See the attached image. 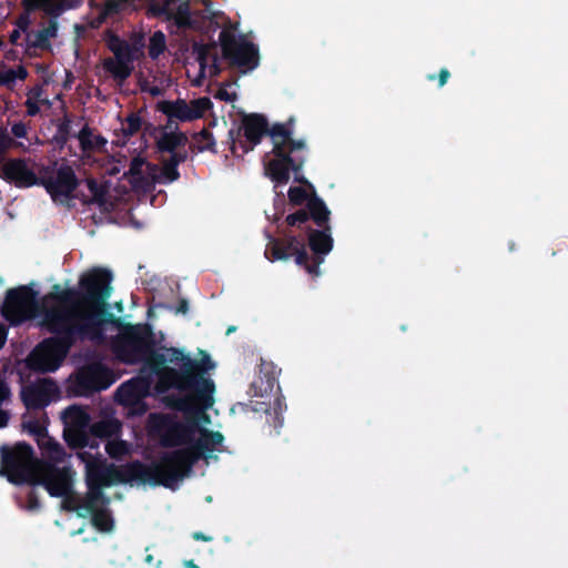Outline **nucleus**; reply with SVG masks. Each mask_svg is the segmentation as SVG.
<instances>
[{
	"label": "nucleus",
	"instance_id": "obj_1",
	"mask_svg": "<svg viewBox=\"0 0 568 568\" xmlns=\"http://www.w3.org/2000/svg\"><path fill=\"white\" fill-rule=\"evenodd\" d=\"M112 280L110 270L92 267L80 276L78 287L53 285L45 298L55 305L42 310V326L53 336L44 338L32 354L39 369L55 371L77 342L102 335Z\"/></svg>",
	"mask_w": 568,
	"mask_h": 568
},
{
	"label": "nucleus",
	"instance_id": "obj_2",
	"mask_svg": "<svg viewBox=\"0 0 568 568\" xmlns=\"http://www.w3.org/2000/svg\"><path fill=\"white\" fill-rule=\"evenodd\" d=\"M285 223L295 227L300 235L270 236L265 257L271 262L288 261L294 257L295 263L310 275L320 276V266L334 246L331 210L322 197H314L308 205L307 214L304 211H295L285 217Z\"/></svg>",
	"mask_w": 568,
	"mask_h": 568
},
{
	"label": "nucleus",
	"instance_id": "obj_3",
	"mask_svg": "<svg viewBox=\"0 0 568 568\" xmlns=\"http://www.w3.org/2000/svg\"><path fill=\"white\" fill-rule=\"evenodd\" d=\"M0 475L16 485L43 486L52 497L71 493L73 471L70 467H57L50 462H41L34 456L31 445L19 442L13 447L1 446Z\"/></svg>",
	"mask_w": 568,
	"mask_h": 568
},
{
	"label": "nucleus",
	"instance_id": "obj_4",
	"mask_svg": "<svg viewBox=\"0 0 568 568\" xmlns=\"http://www.w3.org/2000/svg\"><path fill=\"white\" fill-rule=\"evenodd\" d=\"M201 359H195L186 355L183 349L175 347L166 349V363H181L176 371L187 369L186 381L174 382L179 394L165 397V404L171 409L191 413L194 409H207L213 405L215 384L207 375L215 367V363L206 352L201 351Z\"/></svg>",
	"mask_w": 568,
	"mask_h": 568
},
{
	"label": "nucleus",
	"instance_id": "obj_5",
	"mask_svg": "<svg viewBox=\"0 0 568 568\" xmlns=\"http://www.w3.org/2000/svg\"><path fill=\"white\" fill-rule=\"evenodd\" d=\"M114 351L123 363L144 362V367L158 377L155 389L160 394L175 389L174 382L186 381L187 369L176 371L174 367L166 366V355L154 349L152 331L146 325H125Z\"/></svg>",
	"mask_w": 568,
	"mask_h": 568
},
{
	"label": "nucleus",
	"instance_id": "obj_6",
	"mask_svg": "<svg viewBox=\"0 0 568 568\" xmlns=\"http://www.w3.org/2000/svg\"><path fill=\"white\" fill-rule=\"evenodd\" d=\"M273 143L272 153L274 159L267 161L264 165L265 174L277 186L285 185L290 181V172H294V181L313 190L314 186L301 174L306 162V156L300 152L306 151L304 140H294L290 123H274L271 133Z\"/></svg>",
	"mask_w": 568,
	"mask_h": 568
},
{
	"label": "nucleus",
	"instance_id": "obj_7",
	"mask_svg": "<svg viewBox=\"0 0 568 568\" xmlns=\"http://www.w3.org/2000/svg\"><path fill=\"white\" fill-rule=\"evenodd\" d=\"M195 462L186 447L163 452L150 465L134 460L135 483L175 489L187 477Z\"/></svg>",
	"mask_w": 568,
	"mask_h": 568
},
{
	"label": "nucleus",
	"instance_id": "obj_8",
	"mask_svg": "<svg viewBox=\"0 0 568 568\" xmlns=\"http://www.w3.org/2000/svg\"><path fill=\"white\" fill-rule=\"evenodd\" d=\"M146 432L158 439L164 448L189 446L197 432L195 422H181L176 416L164 413H151L146 419Z\"/></svg>",
	"mask_w": 568,
	"mask_h": 568
},
{
	"label": "nucleus",
	"instance_id": "obj_9",
	"mask_svg": "<svg viewBox=\"0 0 568 568\" xmlns=\"http://www.w3.org/2000/svg\"><path fill=\"white\" fill-rule=\"evenodd\" d=\"M222 58L229 67L247 73L255 70L260 64L258 47L247 40L245 36H236L231 29H223L219 36Z\"/></svg>",
	"mask_w": 568,
	"mask_h": 568
},
{
	"label": "nucleus",
	"instance_id": "obj_10",
	"mask_svg": "<svg viewBox=\"0 0 568 568\" xmlns=\"http://www.w3.org/2000/svg\"><path fill=\"white\" fill-rule=\"evenodd\" d=\"M115 382L110 368L102 363H91L82 366L70 376L67 393L70 396H91L97 392L109 388Z\"/></svg>",
	"mask_w": 568,
	"mask_h": 568
},
{
	"label": "nucleus",
	"instance_id": "obj_11",
	"mask_svg": "<svg viewBox=\"0 0 568 568\" xmlns=\"http://www.w3.org/2000/svg\"><path fill=\"white\" fill-rule=\"evenodd\" d=\"M273 129L274 124L268 128L265 115L261 113L244 114L237 130L229 131L232 152L235 153L237 146L242 149L243 153L252 151L261 143L264 135L271 136Z\"/></svg>",
	"mask_w": 568,
	"mask_h": 568
},
{
	"label": "nucleus",
	"instance_id": "obj_12",
	"mask_svg": "<svg viewBox=\"0 0 568 568\" xmlns=\"http://www.w3.org/2000/svg\"><path fill=\"white\" fill-rule=\"evenodd\" d=\"M38 307L37 292L22 285L7 291L1 314L11 325H19L31 318Z\"/></svg>",
	"mask_w": 568,
	"mask_h": 568
},
{
	"label": "nucleus",
	"instance_id": "obj_13",
	"mask_svg": "<svg viewBox=\"0 0 568 568\" xmlns=\"http://www.w3.org/2000/svg\"><path fill=\"white\" fill-rule=\"evenodd\" d=\"M80 181L72 169L68 164L60 165L54 174L43 175L40 178V185L50 194L54 203L67 204L77 196V191Z\"/></svg>",
	"mask_w": 568,
	"mask_h": 568
},
{
	"label": "nucleus",
	"instance_id": "obj_14",
	"mask_svg": "<svg viewBox=\"0 0 568 568\" xmlns=\"http://www.w3.org/2000/svg\"><path fill=\"white\" fill-rule=\"evenodd\" d=\"M64 424L63 437L72 448H84L89 439L90 415L78 405L67 407L61 414Z\"/></svg>",
	"mask_w": 568,
	"mask_h": 568
},
{
	"label": "nucleus",
	"instance_id": "obj_15",
	"mask_svg": "<svg viewBox=\"0 0 568 568\" xmlns=\"http://www.w3.org/2000/svg\"><path fill=\"white\" fill-rule=\"evenodd\" d=\"M134 460L125 464L121 468L108 466L103 462H90L87 464L85 481L99 484L105 487L113 483L132 484L135 483Z\"/></svg>",
	"mask_w": 568,
	"mask_h": 568
},
{
	"label": "nucleus",
	"instance_id": "obj_16",
	"mask_svg": "<svg viewBox=\"0 0 568 568\" xmlns=\"http://www.w3.org/2000/svg\"><path fill=\"white\" fill-rule=\"evenodd\" d=\"M113 54V58H105L102 65L105 72L110 73L116 84L121 87L134 70L135 48L131 44L123 45Z\"/></svg>",
	"mask_w": 568,
	"mask_h": 568
},
{
	"label": "nucleus",
	"instance_id": "obj_17",
	"mask_svg": "<svg viewBox=\"0 0 568 568\" xmlns=\"http://www.w3.org/2000/svg\"><path fill=\"white\" fill-rule=\"evenodd\" d=\"M57 394V384L49 378H43L37 383L23 386L21 400L28 409H42L50 404Z\"/></svg>",
	"mask_w": 568,
	"mask_h": 568
},
{
	"label": "nucleus",
	"instance_id": "obj_18",
	"mask_svg": "<svg viewBox=\"0 0 568 568\" xmlns=\"http://www.w3.org/2000/svg\"><path fill=\"white\" fill-rule=\"evenodd\" d=\"M2 178L17 187L40 185V178L28 166L23 159H11L2 168Z\"/></svg>",
	"mask_w": 568,
	"mask_h": 568
},
{
	"label": "nucleus",
	"instance_id": "obj_19",
	"mask_svg": "<svg viewBox=\"0 0 568 568\" xmlns=\"http://www.w3.org/2000/svg\"><path fill=\"white\" fill-rule=\"evenodd\" d=\"M281 374V368H278L274 363L262 361L260 364V373L257 378L251 384V390L254 396L264 397L271 395L274 389L276 392H281V387L278 385V376Z\"/></svg>",
	"mask_w": 568,
	"mask_h": 568
},
{
	"label": "nucleus",
	"instance_id": "obj_20",
	"mask_svg": "<svg viewBox=\"0 0 568 568\" xmlns=\"http://www.w3.org/2000/svg\"><path fill=\"white\" fill-rule=\"evenodd\" d=\"M151 376L133 377L118 387L115 392L116 402L123 405L138 398H146L151 394Z\"/></svg>",
	"mask_w": 568,
	"mask_h": 568
},
{
	"label": "nucleus",
	"instance_id": "obj_21",
	"mask_svg": "<svg viewBox=\"0 0 568 568\" xmlns=\"http://www.w3.org/2000/svg\"><path fill=\"white\" fill-rule=\"evenodd\" d=\"M200 438L189 444L186 447L195 464L205 457L206 453H212L217 445H221L224 437L220 432L210 430L207 428H199Z\"/></svg>",
	"mask_w": 568,
	"mask_h": 568
},
{
	"label": "nucleus",
	"instance_id": "obj_22",
	"mask_svg": "<svg viewBox=\"0 0 568 568\" xmlns=\"http://www.w3.org/2000/svg\"><path fill=\"white\" fill-rule=\"evenodd\" d=\"M216 48V43L213 42L211 44H204L200 42H193L192 44V54L195 55V60L199 63L201 73H204L207 62L211 59V73L212 75H219L221 73V68L219 64L217 54H211V50Z\"/></svg>",
	"mask_w": 568,
	"mask_h": 568
},
{
	"label": "nucleus",
	"instance_id": "obj_23",
	"mask_svg": "<svg viewBox=\"0 0 568 568\" xmlns=\"http://www.w3.org/2000/svg\"><path fill=\"white\" fill-rule=\"evenodd\" d=\"M156 111L165 114L170 119H176L181 122L191 121L189 103L183 99L159 101L156 103Z\"/></svg>",
	"mask_w": 568,
	"mask_h": 568
},
{
	"label": "nucleus",
	"instance_id": "obj_24",
	"mask_svg": "<svg viewBox=\"0 0 568 568\" xmlns=\"http://www.w3.org/2000/svg\"><path fill=\"white\" fill-rule=\"evenodd\" d=\"M22 7L28 13L42 10L51 18L60 17L68 8L62 0H22Z\"/></svg>",
	"mask_w": 568,
	"mask_h": 568
},
{
	"label": "nucleus",
	"instance_id": "obj_25",
	"mask_svg": "<svg viewBox=\"0 0 568 568\" xmlns=\"http://www.w3.org/2000/svg\"><path fill=\"white\" fill-rule=\"evenodd\" d=\"M52 122L55 124L57 131H55V133L53 134V136L51 139V143L58 150H63L64 146L67 145V143L69 142V140L72 136H74L72 134V128H71L72 120H71V116L67 112H64V115H63L62 119L53 120Z\"/></svg>",
	"mask_w": 568,
	"mask_h": 568
},
{
	"label": "nucleus",
	"instance_id": "obj_26",
	"mask_svg": "<svg viewBox=\"0 0 568 568\" xmlns=\"http://www.w3.org/2000/svg\"><path fill=\"white\" fill-rule=\"evenodd\" d=\"M187 136L184 132H163L156 142L160 152L173 153L179 146H184Z\"/></svg>",
	"mask_w": 568,
	"mask_h": 568
},
{
	"label": "nucleus",
	"instance_id": "obj_27",
	"mask_svg": "<svg viewBox=\"0 0 568 568\" xmlns=\"http://www.w3.org/2000/svg\"><path fill=\"white\" fill-rule=\"evenodd\" d=\"M310 191L311 192L302 186H291L287 192L290 204L293 206H302L304 204L305 206L298 209L297 211H304L307 213L311 201L314 197H320L315 189Z\"/></svg>",
	"mask_w": 568,
	"mask_h": 568
},
{
	"label": "nucleus",
	"instance_id": "obj_28",
	"mask_svg": "<svg viewBox=\"0 0 568 568\" xmlns=\"http://www.w3.org/2000/svg\"><path fill=\"white\" fill-rule=\"evenodd\" d=\"M121 430V424L116 419H104L90 426L92 436L100 439H108L116 436Z\"/></svg>",
	"mask_w": 568,
	"mask_h": 568
},
{
	"label": "nucleus",
	"instance_id": "obj_29",
	"mask_svg": "<svg viewBox=\"0 0 568 568\" xmlns=\"http://www.w3.org/2000/svg\"><path fill=\"white\" fill-rule=\"evenodd\" d=\"M87 486H88V493L85 495V497L83 498L84 500V510L90 511L93 509V507L95 506H105L106 504H109V498L104 495L102 488L104 486L102 485H99V484H92L90 481H87Z\"/></svg>",
	"mask_w": 568,
	"mask_h": 568
},
{
	"label": "nucleus",
	"instance_id": "obj_30",
	"mask_svg": "<svg viewBox=\"0 0 568 568\" xmlns=\"http://www.w3.org/2000/svg\"><path fill=\"white\" fill-rule=\"evenodd\" d=\"M89 515L91 516L92 525L97 529L108 532L113 528V518L106 508L95 506L92 510L88 511Z\"/></svg>",
	"mask_w": 568,
	"mask_h": 568
},
{
	"label": "nucleus",
	"instance_id": "obj_31",
	"mask_svg": "<svg viewBox=\"0 0 568 568\" xmlns=\"http://www.w3.org/2000/svg\"><path fill=\"white\" fill-rule=\"evenodd\" d=\"M146 160L142 156H135L131 160L129 171L124 173L133 189H142V182L139 178H144Z\"/></svg>",
	"mask_w": 568,
	"mask_h": 568
},
{
	"label": "nucleus",
	"instance_id": "obj_32",
	"mask_svg": "<svg viewBox=\"0 0 568 568\" xmlns=\"http://www.w3.org/2000/svg\"><path fill=\"white\" fill-rule=\"evenodd\" d=\"M57 18L50 17L48 26L36 33V39L32 42V45L40 49H48L50 47V38H54L57 36Z\"/></svg>",
	"mask_w": 568,
	"mask_h": 568
},
{
	"label": "nucleus",
	"instance_id": "obj_33",
	"mask_svg": "<svg viewBox=\"0 0 568 568\" xmlns=\"http://www.w3.org/2000/svg\"><path fill=\"white\" fill-rule=\"evenodd\" d=\"M43 455L53 463H62L65 457L64 448L55 442L52 437L48 436V442L38 444Z\"/></svg>",
	"mask_w": 568,
	"mask_h": 568
},
{
	"label": "nucleus",
	"instance_id": "obj_34",
	"mask_svg": "<svg viewBox=\"0 0 568 568\" xmlns=\"http://www.w3.org/2000/svg\"><path fill=\"white\" fill-rule=\"evenodd\" d=\"M22 427L30 435L34 436L38 444L48 442V430L43 422L37 418L23 419Z\"/></svg>",
	"mask_w": 568,
	"mask_h": 568
},
{
	"label": "nucleus",
	"instance_id": "obj_35",
	"mask_svg": "<svg viewBox=\"0 0 568 568\" xmlns=\"http://www.w3.org/2000/svg\"><path fill=\"white\" fill-rule=\"evenodd\" d=\"M191 121L201 119L213 108V103L207 97H201L189 103Z\"/></svg>",
	"mask_w": 568,
	"mask_h": 568
},
{
	"label": "nucleus",
	"instance_id": "obj_36",
	"mask_svg": "<svg viewBox=\"0 0 568 568\" xmlns=\"http://www.w3.org/2000/svg\"><path fill=\"white\" fill-rule=\"evenodd\" d=\"M195 146L199 152L213 151L215 146V140L211 131L202 129L199 133L193 135Z\"/></svg>",
	"mask_w": 568,
	"mask_h": 568
},
{
	"label": "nucleus",
	"instance_id": "obj_37",
	"mask_svg": "<svg viewBox=\"0 0 568 568\" xmlns=\"http://www.w3.org/2000/svg\"><path fill=\"white\" fill-rule=\"evenodd\" d=\"M166 49L165 36L162 31L154 32L149 42V55L152 59L159 58Z\"/></svg>",
	"mask_w": 568,
	"mask_h": 568
},
{
	"label": "nucleus",
	"instance_id": "obj_38",
	"mask_svg": "<svg viewBox=\"0 0 568 568\" xmlns=\"http://www.w3.org/2000/svg\"><path fill=\"white\" fill-rule=\"evenodd\" d=\"M142 182V190L151 189L155 182L160 181V169L156 164L148 162L144 169V178H139Z\"/></svg>",
	"mask_w": 568,
	"mask_h": 568
},
{
	"label": "nucleus",
	"instance_id": "obj_39",
	"mask_svg": "<svg viewBox=\"0 0 568 568\" xmlns=\"http://www.w3.org/2000/svg\"><path fill=\"white\" fill-rule=\"evenodd\" d=\"M286 409V403L285 397L280 394L275 397L272 410V425L275 429H280L283 426L284 418H283V412Z\"/></svg>",
	"mask_w": 568,
	"mask_h": 568
},
{
	"label": "nucleus",
	"instance_id": "obj_40",
	"mask_svg": "<svg viewBox=\"0 0 568 568\" xmlns=\"http://www.w3.org/2000/svg\"><path fill=\"white\" fill-rule=\"evenodd\" d=\"M63 497H64V508L67 510L77 511L78 516L82 517V518L88 517V513H87V510H84V507H83L84 506L83 498L74 495L72 490L69 495L63 496Z\"/></svg>",
	"mask_w": 568,
	"mask_h": 568
},
{
	"label": "nucleus",
	"instance_id": "obj_41",
	"mask_svg": "<svg viewBox=\"0 0 568 568\" xmlns=\"http://www.w3.org/2000/svg\"><path fill=\"white\" fill-rule=\"evenodd\" d=\"M106 454L113 459H121L129 454V445L124 440H108L105 444Z\"/></svg>",
	"mask_w": 568,
	"mask_h": 568
},
{
	"label": "nucleus",
	"instance_id": "obj_42",
	"mask_svg": "<svg viewBox=\"0 0 568 568\" xmlns=\"http://www.w3.org/2000/svg\"><path fill=\"white\" fill-rule=\"evenodd\" d=\"M87 186L92 194L91 202L100 205L105 203L106 191L102 185H100L94 179H88Z\"/></svg>",
	"mask_w": 568,
	"mask_h": 568
},
{
	"label": "nucleus",
	"instance_id": "obj_43",
	"mask_svg": "<svg viewBox=\"0 0 568 568\" xmlns=\"http://www.w3.org/2000/svg\"><path fill=\"white\" fill-rule=\"evenodd\" d=\"M123 6L121 4V1L119 0H108L103 9L100 12L99 20L100 22L105 21L108 18H111L115 14H118L122 10Z\"/></svg>",
	"mask_w": 568,
	"mask_h": 568
},
{
	"label": "nucleus",
	"instance_id": "obj_44",
	"mask_svg": "<svg viewBox=\"0 0 568 568\" xmlns=\"http://www.w3.org/2000/svg\"><path fill=\"white\" fill-rule=\"evenodd\" d=\"M80 142V146L82 151H93L92 140H93V132L92 129L89 125H84L80 132L75 135Z\"/></svg>",
	"mask_w": 568,
	"mask_h": 568
},
{
	"label": "nucleus",
	"instance_id": "obj_45",
	"mask_svg": "<svg viewBox=\"0 0 568 568\" xmlns=\"http://www.w3.org/2000/svg\"><path fill=\"white\" fill-rule=\"evenodd\" d=\"M141 126L142 119L138 114L132 113L126 118L123 132L125 135L131 136L139 132Z\"/></svg>",
	"mask_w": 568,
	"mask_h": 568
},
{
	"label": "nucleus",
	"instance_id": "obj_46",
	"mask_svg": "<svg viewBox=\"0 0 568 568\" xmlns=\"http://www.w3.org/2000/svg\"><path fill=\"white\" fill-rule=\"evenodd\" d=\"M180 178V172L178 168L165 162L160 170V179H162V183H171L176 181Z\"/></svg>",
	"mask_w": 568,
	"mask_h": 568
},
{
	"label": "nucleus",
	"instance_id": "obj_47",
	"mask_svg": "<svg viewBox=\"0 0 568 568\" xmlns=\"http://www.w3.org/2000/svg\"><path fill=\"white\" fill-rule=\"evenodd\" d=\"M122 406L128 407L129 413L134 416H142L149 409V405L145 403V398H138L131 403H125Z\"/></svg>",
	"mask_w": 568,
	"mask_h": 568
},
{
	"label": "nucleus",
	"instance_id": "obj_48",
	"mask_svg": "<svg viewBox=\"0 0 568 568\" xmlns=\"http://www.w3.org/2000/svg\"><path fill=\"white\" fill-rule=\"evenodd\" d=\"M130 44L126 40L120 38L114 33H110L106 38V47L112 52L119 51L123 45Z\"/></svg>",
	"mask_w": 568,
	"mask_h": 568
},
{
	"label": "nucleus",
	"instance_id": "obj_49",
	"mask_svg": "<svg viewBox=\"0 0 568 568\" xmlns=\"http://www.w3.org/2000/svg\"><path fill=\"white\" fill-rule=\"evenodd\" d=\"M12 143H13V140L8 135V133L1 131L0 132V162L2 161L3 154L12 145Z\"/></svg>",
	"mask_w": 568,
	"mask_h": 568
},
{
	"label": "nucleus",
	"instance_id": "obj_50",
	"mask_svg": "<svg viewBox=\"0 0 568 568\" xmlns=\"http://www.w3.org/2000/svg\"><path fill=\"white\" fill-rule=\"evenodd\" d=\"M24 105L27 108V114L29 116H36L40 112L39 101L33 100L32 97H28Z\"/></svg>",
	"mask_w": 568,
	"mask_h": 568
},
{
	"label": "nucleus",
	"instance_id": "obj_51",
	"mask_svg": "<svg viewBox=\"0 0 568 568\" xmlns=\"http://www.w3.org/2000/svg\"><path fill=\"white\" fill-rule=\"evenodd\" d=\"M215 98L224 102H233L236 100V93H231L225 88H220L215 94Z\"/></svg>",
	"mask_w": 568,
	"mask_h": 568
},
{
	"label": "nucleus",
	"instance_id": "obj_52",
	"mask_svg": "<svg viewBox=\"0 0 568 568\" xmlns=\"http://www.w3.org/2000/svg\"><path fill=\"white\" fill-rule=\"evenodd\" d=\"M186 152H176L175 150L173 153H171V156L166 162L178 168L180 163H183L186 160Z\"/></svg>",
	"mask_w": 568,
	"mask_h": 568
},
{
	"label": "nucleus",
	"instance_id": "obj_53",
	"mask_svg": "<svg viewBox=\"0 0 568 568\" xmlns=\"http://www.w3.org/2000/svg\"><path fill=\"white\" fill-rule=\"evenodd\" d=\"M11 133L19 139L27 136V126L23 122H17L11 126Z\"/></svg>",
	"mask_w": 568,
	"mask_h": 568
},
{
	"label": "nucleus",
	"instance_id": "obj_54",
	"mask_svg": "<svg viewBox=\"0 0 568 568\" xmlns=\"http://www.w3.org/2000/svg\"><path fill=\"white\" fill-rule=\"evenodd\" d=\"M14 82L13 69H8L0 73V85H10Z\"/></svg>",
	"mask_w": 568,
	"mask_h": 568
},
{
	"label": "nucleus",
	"instance_id": "obj_55",
	"mask_svg": "<svg viewBox=\"0 0 568 568\" xmlns=\"http://www.w3.org/2000/svg\"><path fill=\"white\" fill-rule=\"evenodd\" d=\"M141 90L143 92H149L152 97H160L163 94V90L161 88H159L158 85L148 87L145 84V85L141 87Z\"/></svg>",
	"mask_w": 568,
	"mask_h": 568
},
{
	"label": "nucleus",
	"instance_id": "obj_56",
	"mask_svg": "<svg viewBox=\"0 0 568 568\" xmlns=\"http://www.w3.org/2000/svg\"><path fill=\"white\" fill-rule=\"evenodd\" d=\"M10 396V389L8 385L0 379V406Z\"/></svg>",
	"mask_w": 568,
	"mask_h": 568
},
{
	"label": "nucleus",
	"instance_id": "obj_57",
	"mask_svg": "<svg viewBox=\"0 0 568 568\" xmlns=\"http://www.w3.org/2000/svg\"><path fill=\"white\" fill-rule=\"evenodd\" d=\"M28 77V71L23 65H19L17 69H13V79L16 80H24Z\"/></svg>",
	"mask_w": 568,
	"mask_h": 568
},
{
	"label": "nucleus",
	"instance_id": "obj_58",
	"mask_svg": "<svg viewBox=\"0 0 568 568\" xmlns=\"http://www.w3.org/2000/svg\"><path fill=\"white\" fill-rule=\"evenodd\" d=\"M106 142H108L106 139L103 138L102 135H93V140H92L93 150H100V149L104 148Z\"/></svg>",
	"mask_w": 568,
	"mask_h": 568
},
{
	"label": "nucleus",
	"instance_id": "obj_59",
	"mask_svg": "<svg viewBox=\"0 0 568 568\" xmlns=\"http://www.w3.org/2000/svg\"><path fill=\"white\" fill-rule=\"evenodd\" d=\"M449 77H450L449 71L446 68H443L438 74V87L439 88L444 87L447 83Z\"/></svg>",
	"mask_w": 568,
	"mask_h": 568
},
{
	"label": "nucleus",
	"instance_id": "obj_60",
	"mask_svg": "<svg viewBox=\"0 0 568 568\" xmlns=\"http://www.w3.org/2000/svg\"><path fill=\"white\" fill-rule=\"evenodd\" d=\"M21 38V30L20 29H13L11 32H10V36H9V41L13 44V45H18L19 44V40Z\"/></svg>",
	"mask_w": 568,
	"mask_h": 568
},
{
	"label": "nucleus",
	"instance_id": "obj_61",
	"mask_svg": "<svg viewBox=\"0 0 568 568\" xmlns=\"http://www.w3.org/2000/svg\"><path fill=\"white\" fill-rule=\"evenodd\" d=\"M189 311V302L185 298L179 301L176 313L186 314Z\"/></svg>",
	"mask_w": 568,
	"mask_h": 568
},
{
	"label": "nucleus",
	"instance_id": "obj_62",
	"mask_svg": "<svg viewBox=\"0 0 568 568\" xmlns=\"http://www.w3.org/2000/svg\"><path fill=\"white\" fill-rule=\"evenodd\" d=\"M8 331L4 325L0 324V349L4 346Z\"/></svg>",
	"mask_w": 568,
	"mask_h": 568
},
{
	"label": "nucleus",
	"instance_id": "obj_63",
	"mask_svg": "<svg viewBox=\"0 0 568 568\" xmlns=\"http://www.w3.org/2000/svg\"><path fill=\"white\" fill-rule=\"evenodd\" d=\"M192 538H193L194 540H201V541H211V540H212V537L206 536V535H204V534H203V532H201V531H195V532H193V534H192Z\"/></svg>",
	"mask_w": 568,
	"mask_h": 568
},
{
	"label": "nucleus",
	"instance_id": "obj_64",
	"mask_svg": "<svg viewBox=\"0 0 568 568\" xmlns=\"http://www.w3.org/2000/svg\"><path fill=\"white\" fill-rule=\"evenodd\" d=\"M99 438H95L94 436L91 435V433L89 432V439H88V444L84 446V447H90L92 449H97L99 447V442H98Z\"/></svg>",
	"mask_w": 568,
	"mask_h": 568
}]
</instances>
